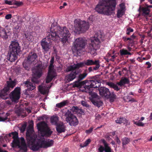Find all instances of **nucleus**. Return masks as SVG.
Segmentation results:
<instances>
[{
    "mask_svg": "<svg viewBox=\"0 0 152 152\" xmlns=\"http://www.w3.org/2000/svg\"><path fill=\"white\" fill-rule=\"evenodd\" d=\"M53 23L50 28V37L53 38V39L56 41L59 40L63 45H66L70 35L68 28L66 26L61 27Z\"/></svg>",
    "mask_w": 152,
    "mask_h": 152,
    "instance_id": "f257e3e1",
    "label": "nucleus"
},
{
    "mask_svg": "<svg viewBox=\"0 0 152 152\" xmlns=\"http://www.w3.org/2000/svg\"><path fill=\"white\" fill-rule=\"evenodd\" d=\"M89 83L90 85H86V96L94 105L98 107H100L102 105V102L100 99L97 94L92 92V88L99 87L100 83L96 80H86V83Z\"/></svg>",
    "mask_w": 152,
    "mask_h": 152,
    "instance_id": "f03ea898",
    "label": "nucleus"
},
{
    "mask_svg": "<svg viewBox=\"0 0 152 152\" xmlns=\"http://www.w3.org/2000/svg\"><path fill=\"white\" fill-rule=\"evenodd\" d=\"M116 5L115 0H104L96 5L95 10L98 13L110 15L115 10Z\"/></svg>",
    "mask_w": 152,
    "mask_h": 152,
    "instance_id": "7ed1b4c3",
    "label": "nucleus"
},
{
    "mask_svg": "<svg viewBox=\"0 0 152 152\" xmlns=\"http://www.w3.org/2000/svg\"><path fill=\"white\" fill-rule=\"evenodd\" d=\"M102 35L100 32L96 34L94 37L88 41L86 40L87 48L86 51L94 56L97 55L96 50L100 47V39L102 38Z\"/></svg>",
    "mask_w": 152,
    "mask_h": 152,
    "instance_id": "20e7f679",
    "label": "nucleus"
},
{
    "mask_svg": "<svg viewBox=\"0 0 152 152\" xmlns=\"http://www.w3.org/2000/svg\"><path fill=\"white\" fill-rule=\"evenodd\" d=\"M20 51V47L16 41H12L9 46L7 59L12 62L17 59V56Z\"/></svg>",
    "mask_w": 152,
    "mask_h": 152,
    "instance_id": "39448f33",
    "label": "nucleus"
},
{
    "mask_svg": "<svg viewBox=\"0 0 152 152\" xmlns=\"http://www.w3.org/2000/svg\"><path fill=\"white\" fill-rule=\"evenodd\" d=\"M85 41L82 38L76 39L73 42L72 49L74 53H76L77 56H80L82 53V49L86 45Z\"/></svg>",
    "mask_w": 152,
    "mask_h": 152,
    "instance_id": "423d86ee",
    "label": "nucleus"
},
{
    "mask_svg": "<svg viewBox=\"0 0 152 152\" xmlns=\"http://www.w3.org/2000/svg\"><path fill=\"white\" fill-rule=\"evenodd\" d=\"M43 67L41 64H38L35 66L32 70V77L31 81L37 84L39 83V80L43 75Z\"/></svg>",
    "mask_w": 152,
    "mask_h": 152,
    "instance_id": "0eeeda50",
    "label": "nucleus"
},
{
    "mask_svg": "<svg viewBox=\"0 0 152 152\" xmlns=\"http://www.w3.org/2000/svg\"><path fill=\"white\" fill-rule=\"evenodd\" d=\"M84 66V64L82 62L68 66L66 70V71H71V72L69 75L66 76V79L68 81H72L76 77V75L78 74L75 70L76 69L82 67Z\"/></svg>",
    "mask_w": 152,
    "mask_h": 152,
    "instance_id": "6e6552de",
    "label": "nucleus"
},
{
    "mask_svg": "<svg viewBox=\"0 0 152 152\" xmlns=\"http://www.w3.org/2000/svg\"><path fill=\"white\" fill-rule=\"evenodd\" d=\"M37 128L42 137H49L52 133V131L48 127L47 124L45 121H42L38 123Z\"/></svg>",
    "mask_w": 152,
    "mask_h": 152,
    "instance_id": "1a4fd4ad",
    "label": "nucleus"
},
{
    "mask_svg": "<svg viewBox=\"0 0 152 152\" xmlns=\"http://www.w3.org/2000/svg\"><path fill=\"white\" fill-rule=\"evenodd\" d=\"M51 34L49 33V34L45 38L43 39L41 42L40 44L42 48L43 52L44 54L47 53L50 49L49 43L53 41L56 42V40H54L53 38L50 37Z\"/></svg>",
    "mask_w": 152,
    "mask_h": 152,
    "instance_id": "9d476101",
    "label": "nucleus"
},
{
    "mask_svg": "<svg viewBox=\"0 0 152 152\" xmlns=\"http://www.w3.org/2000/svg\"><path fill=\"white\" fill-rule=\"evenodd\" d=\"M66 121L71 126H75L77 125L79 121L76 116L71 111L68 110L65 113Z\"/></svg>",
    "mask_w": 152,
    "mask_h": 152,
    "instance_id": "9b49d317",
    "label": "nucleus"
},
{
    "mask_svg": "<svg viewBox=\"0 0 152 152\" xmlns=\"http://www.w3.org/2000/svg\"><path fill=\"white\" fill-rule=\"evenodd\" d=\"M7 85L1 91L0 93V97L3 99H6L7 97L5 96L9 93L10 88H13L15 85V82L13 81H7Z\"/></svg>",
    "mask_w": 152,
    "mask_h": 152,
    "instance_id": "f8f14e48",
    "label": "nucleus"
},
{
    "mask_svg": "<svg viewBox=\"0 0 152 152\" xmlns=\"http://www.w3.org/2000/svg\"><path fill=\"white\" fill-rule=\"evenodd\" d=\"M20 140L21 143L20 144L18 138L13 139L12 142V147H16L18 146L21 150L23 151L24 152H26L27 151V147L25 140L23 137H21Z\"/></svg>",
    "mask_w": 152,
    "mask_h": 152,
    "instance_id": "ddd939ff",
    "label": "nucleus"
},
{
    "mask_svg": "<svg viewBox=\"0 0 152 152\" xmlns=\"http://www.w3.org/2000/svg\"><path fill=\"white\" fill-rule=\"evenodd\" d=\"M74 26L76 32L80 33L84 31L86 26V21L80 19H76L74 21Z\"/></svg>",
    "mask_w": 152,
    "mask_h": 152,
    "instance_id": "4468645a",
    "label": "nucleus"
},
{
    "mask_svg": "<svg viewBox=\"0 0 152 152\" xmlns=\"http://www.w3.org/2000/svg\"><path fill=\"white\" fill-rule=\"evenodd\" d=\"M29 129L27 131L26 133V139L28 144L30 145L36 142V138L32 134L33 132V125L31 124L29 125Z\"/></svg>",
    "mask_w": 152,
    "mask_h": 152,
    "instance_id": "2eb2a0df",
    "label": "nucleus"
},
{
    "mask_svg": "<svg viewBox=\"0 0 152 152\" xmlns=\"http://www.w3.org/2000/svg\"><path fill=\"white\" fill-rule=\"evenodd\" d=\"M20 87H16L10 94L12 101L15 102L19 99L20 94Z\"/></svg>",
    "mask_w": 152,
    "mask_h": 152,
    "instance_id": "dca6fc26",
    "label": "nucleus"
},
{
    "mask_svg": "<svg viewBox=\"0 0 152 152\" xmlns=\"http://www.w3.org/2000/svg\"><path fill=\"white\" fill-rule=\"evenodd\" d=\"M100 95L106 98L109 97L110 94L109 90L105 87H100L98 88Z\"/></svg>",
    "mask_w": 152,
    "mask_h": 152,
    "instance_id": "f3484780",
    "label": "nucleus"
},
{
    "mask_svg": "<svg viewBox=\"0 0 152 152\" xmlns=\"http://www.w3.org/2000/svg\"><path fill=\"white\" fill-rule=\"evenodd\" d=\"M37 57V56L36 53L31 52L29 53L27 58L26 62L29 64H31Z\"/></svg>",
    "mask_w": 152,
    "mask_h": 152,
    "instance_id": "a211bd4d",
    "label": "nucleus"
},
{
    "mask_svg": "<svg viewBox=\"0 0 152 152\" xmlns=\"http://www.w3.org/2000/svg\"><path fill=\"white\" fill-rule=\"evenodd\" d=\"M54 141L53 140L48 139L47 140H43L41 141V145L43 148H46L52 146Z\"/></svg>",
    "mask_w": 152,
    "mask_h": 152,
    "instance_id": "6ab92c4d",
    "label": "nucleus"
},
{
    "mask_svg": "<svg viewBox=\"0 0 152 152\" xmlns=\"http://www.w3.org/2000/svg\"><path fill=\"white\" fill-rule=\"evenodd\" d=\"M71 110L75 114H76L80 116L82 115H84V113L83 110L77 106H73L71 108Z\"/></svg>",
    "mask_w": 152,
    "mask_h": 152,
    "instance_id": "aec40b11",
    "label": "nucleus"
},
{
    "mask_svg": "<svg viewBox=\"0 0 152 152\" xmlns=\"http://www.w3.org/2000/svg\"><path fill=\"white\" fill-rule=\"evenodd\" d=\"M31 149L34 151H37L40 148H42L41 145V142H35L33 144L31 145Z\"/></svg>",
    "mask_w": 152,
    "mask_h": 152,
    "instance_id": "412c9836",
    "label": "nucleus"
},
{
    "mask_svg": "<svg viewBox=\"0 0 152 152\" xmlns=\"http://www.w3.org/2000/svg\"><path fill=\"white\" fill-rule=\"evenodd\" d=\"M56 126V130L59 134L64 132L65 131V127L63 123H60Z\"/></svg>",
    "mask_w": 152,
    "mask_h": 152,
    "instance_id": "4be33fe9",
    "label": "nucleus"
},
{
    "mask_svg": "<svg viewBox=\"0 0 152 152\" xmlns=\"http://www.w3.org/2000/svg\"><path fill=\"white\" fill-rule=\"evenodd\" d=\"M24 83L26 86L29 91H32L35 88V83L33 84L29 81L27 80Z\"/></svg>",
    "mask_w": 152,
    "mask_h": 152,
    "instance_id": "5701e85b",
    "label": "nucleus"
},
{
    "mask_svg": "<svg viewBox=\"0 0 152 152\" xmlns=\"http://www.w3.org/2000/svg\"><path fill=\"white\" fill-rule=\"evenodd\" d=\"M101 141L104 144V151L105 152H112V150L109 144L106 142L104 139L101 140Z\"/></svg>",
    "mask_w": 152,
    "mask_h": 152,
    "instance_id": "b1692460",
    "label": "nucleus"
},
{
    "mask_svg": "<svg viewBox=\"0 0 152 152\" xmlns=\"http://www.w3.org/2000/svg\"><path fill=\"white\" fill-rule=\"evenodd\" d=\"M0 36L5 39H7L8 38V35L5 29L2 27L0 28Z\"/></svg>",
    "mask_w": 152,
    "mask_h": 152,
    "instance_id": "393cba45",
    "label": "nucleus"
},
{
    "mask_svg": "<svg viewBox=\"0 0 152 152\" xmlns=\"http://www.w3.org/2000/svg\"><path fill=\"white\" fill-rule=\"evenodd\" d=\"M50 123L52 125H57L59 124L58 123L59 118L57 116H52L50 118Z\"/></svg>",
    "mask_w": 152,
    "mask_h": 152,
    "instance_id": "a878e982",
    "label": "nucleus"
},
{
    "mask_svg": "<svg viewBox=\"0 0 152 152\" xmlns=\"http://www.w3.org/2000/svg\"><path fill=\"white\" fill-rule=\"evenodd\" d=\"M129 83V79L126 77L121 79L119 82H118L117 84L120 86H122L125 84H128Z\"/></svg>",
    "mask_w": 152,
    "mask_h": 152,
    "instance_id": "bb28decb",
    "label": "nucleus"
},
{
    "mask_svg": "<svg viewBox=\"0 0 152 152\" xmlns=\"http://www.w3.org/2000/svg\"><path fill=\"white\" fill-rule=\"evenodd\" d=\"M106 84L109 86L111 88H113L117 91H119L120 89V88L118 86L117 84H115L113 82H107L106 83Z\"/></svg>",
    "mask_w": 152,
    "mask_h": 152,
    "instance_id": "cd10ccee",
    "label": "nucleus"
},
{
    "mask_svg": "<svg viewBox=\"0 0 152 152\" xmlns=\"http://www.w3.org/2000/svg\"><path fill=\"white\" fill-rule=\"evenodd\" d=\"M140 10H142L143 12V15L144 16L145 15H148L150 12V10L148 7H142L140 6L139 9V11H140Z\"/></svg>",
    "mask_w": 152,
    "mask_h": 152,
    "instance_id": "c85d7f7f",
    "label": "nucleus"
},
{
    "mask_svg": "<svg viewBox=\"0 0 152 152\" xmlns=\"http://www.w3.org/2000/svg\"><path fill=\"white\" fill-rule=\"evenodd\" d=\"M75 83L74 85V87H82L83 86L84 88L86 89V86H84V84H86V80H85L82 82H78L77 81L75 82Z\"/></svg>",
    "mask_w": 152,
    "mask_h": 152,
    "instance_id": "c756f323",
    "label": "nucleus"
},
{
    "mask_svg": "<svg viewBox=\"0 0 152 152\" xmlns=\"http://www.w3.org/2000/svg\"><path fill=\"white\" fill-rule=\"evenodd\" d=\"M115 122L117 123L121 124L123 123L124 124H126L128 123V120L125 118L123 117H120L118 118L117 119L115 120Z\"/></svg>",
    "mask_w": 152,
    "mask_h": 152,
    "instance_id": "7c9ffc66",
    "label": "nucleus"
},
{
    "mask_svg": "<svg viewBox=\"0 0 152 152\" xmlns=\"http://www.w3.org/2000/svg\"><path fill=\"white\" fill-rule=\"evenodd\" d=\"M54 77V76L53 73H48L46 78V83H50Z\"/></svg>",
    "mask_w": 152,
    "mask_h": 152,
    "instance_id": "2f4dec72",
    "label": "nucleus"
},
{
    "mask_svg": "<svg viewBox=\"0 0 152 152\" xmlns=\"http://www.w3.org/2000/svg\"><path fill=\"white\" fill-rule=\"evenodd\" d=\"M109 97H107V98H109L110 101L111 102H113L115 99H116L117 96L114 94V92H112L111 93L110 92Z\"/></svg>",
    "mask_w": 152,
    "mask_h": 152,
    "instance_id": "473e14b6",
    "label": "nucleus"
},
{
    "mask_svg": "<svg viewBox=\"0 0 152 152\" xmlns=\"http://www.w3.org/2000/svg\"><path fill=\"white\" fill-rule=\"evenodd\" d=\"M124 100L127 102H136V101L134 98L132 97L129 96H126L124 97Z\"/></svg>",
    "mask_w": 152,
    "mask_h": 152,
    "instance_id": "72a5a7b5",
    "label": "nucleus"
},
{
    "mask_svg": "<svg viewBox=\"0 0 152 152\" xmlns=\"http://www.w3.org/2000/svg\"><path fill=\"white\" fill-rule=\"evenodd\" d=\"M124 14V11L122 10L119 9L117 12V18H119L122 17Z\"/></svg>",
    "mask_w": 152,
    "mask_h": 152,
    "instance_id": "f704fd0d",
    "label": "nucleus"
},
{
    "mask_svg": "<svg viewBox=\"0 0 152 152\" xmlns=\"http://www.w3.org/2000/svg\"><path fill=\"white\" fill-rule=\"evenodd\" d=\"M94 65H95V66L93 67V69L95 70H98L100 66L99 61V60H95Z\"/></svg>",
    "mask_w": 152,
    "mask_h": 152,
    "instance_id": "c9c22d12",
    "label": "nucleus"
},
{
    "mask_svg": "<svg viewBox=\"0 0 152 152\" xmlns=\"http://www.w3.org/2000/svg\"><path fill=\"white\" fill-rule=\"evenodd\" d=\"M123 145L128 144L130 142V139L127 137H125L122 139Z\"/></svg>",
    "mask_w": 152,
    "mask_h": 152,
    "instance_id": "e433bc0d",
    "label": "nucleus"
},
{
    "mask_svg": "<svg viewBox=\"0 0 152 152\" xmlns=\"http://www.w3.org/2000/svg\"><path fill=\"white\" fill-rule=\"evenodd\" d=\"M93 21L91 18L90 17L88 19L87 21L86 22V30L89 29L90 25L92 23Z\"/></svg>",
    "mask_w": 152,
    "mask_h": 152,
    "instance_id": "4c0bfd02",
    "label": "nucleus"
},
{
    "mask_svg": "<svg viewBox=\"0 0 152 152\" xmlns=\"http://www.w3.org/2000/svg\"><path fill=\"white\" fill-rule=\"evenodd\" d=\"M66 102L64 101L61 102L59 103H58L56 104V106L58 108H61V107L66 105Z\"/></svg>",
    "mask_w": 152,
    "mask_h": 152,
    "instance_id": "58836bf2",
    "label": "nucleus"
},
{
    "mask_svg": "<svg viewBox=\"0 0 152 152\" xmlns=\"http://www.w3.org/2000/svg\"><path fill=\"white\" fill-rule=\"evenodd\" d=\"M29 64H28V63L26 62V60H25L23 63V66L24 68L26 70H28L29 69Z\"/></svg>",
    "mask_w": 152,
    "mask_h": 152,
    "instance_id": "ea45409f",
    "label": "nucleus"
},
{
    "mask_svg": "<svg viewBox=\"0 0 152 152\" xmlns=\"http://www.w3.org/2000/svg\"><path fill=\"white\" fill-rule=\"evenodd\" d=\"M95 63V61H94L92 60H87L86 61V65L88 66L94 65Z\"/></svg>",
    "mask_w": 152,
    "mask_h": 152,
    "instance_id": "a19ab883",
    "label": "nucleus"
},
{
    "mask_svg": "<svg viewBox=\"0 0 152 152\" xmlns=\"http://www.w3.org/2000/svg\"><path fill=\"white\" fill-rule=\"evenodd\" d=\"M85 72L83 74H80L79 76L78 82H80L81 80H83L86 77V71L85 70Z\"/></svg>",
    "mask_w": 152,
    "mask_h": 152,
    "instance_id": "79ce46f5",
    "label": "nucleus"
},
{
    "mask_svg": "<svg viewBox=\"0 0 152 152\" xmlns=\"http://www.w3.org/2000/svg\"><path fill=\"white\" fill-rule=\"evenodd\" d=\"M54 66L53 64H50L48 67V73H52L53 72Z\"/></svg>",
    "mask_w": 152,
    "mask_h": 152,
    "instance_id": "37998d69",
    "label": "nucleus"
},
{
    "mask_svg": "<svg viewBox=\"0 0 152 152\" xmlns=\"http://www.w3.org/2000/svg\"><path fill=\"white\" fill-rule=\"evenodd\" d=\"M12 134L13 136L12 138L13 139L18 138V133L16 131L12 132Z\"/></svg>",
    "mask_w": 152,
    "mask_h": 152,
    "instance_id": "c03bdc74",
    "label": "nucleus"
},
{
    "mask_svg": "<svg viewBox=\"0 0 152 152\" xmlns=\"http://www.w3.org/2000/svg\"><path fill=\"white\" fill-rule=\"evenodd\" d=\"M150 83H152V76L148 78L144 81L143 83L145 85H147Z\"/></svg>",
    "mask_w": 152,
    "mask_h": 152,
    "instance_id": "a18cd8bd",
    "label": "nucleus"
},
{
    "mask_svg": "<svg viewBox=\"0 0 152 152\" xmlns=\"http://www.w3.org/2000/svg\"><path fill=\"white\" fill-rule=\"evenodd\" d=\"M128 51L124 49H122L120 50V53L121 56L127 55Z\"/></svg>",
    "mask_w": 152,
    "mask_h": 152,
    "instance_id": "49530a36",
    "label": "nucleus"
},
{
    "mask_svg": "<svg viewBox=\"0 0 152 152\" xmlns=\"http://www.w3.org/2000/svg\"><path fill=\"white\" fill-rule=\"evenodd\" d=\"M26 123L23 124L21 126V127L20 129L21 132H23L25 131L26 127Z\"/></svg>",
    "mask_w": 152,
    "mask_h": 152,
    "instance_id": "de8ad7c7",
    "label": "nucleus"
},
{
    "mask_svg": "<svg viewBox=\"0 0 152 152\" xmlns=\"http://www.w3.org/2000/svg\"><path fill=\"white\" fill-rule=\"evenodd\" d=\"M39 90L42 94H46V91L43 90L42 87L41 86H39Z\"/></svg>",
    "mask_w": 152,
    "mask_h": 152,
    "instance_id": "09e8293b",
    "label": "nucleus"
},
{
    "mask_svg": "<svg viewBox=\"0 0 152 152\" xmlns=\"http://www.w3.org/2000/svg\"><path fill=\"white\" fill-rule=\"evenodd\" d=\"M20 26L17 25L14 28V31H15L16 34L18 33L20 31Z\"/></svg>",
    "mask_w": 152,
    "mask_h": 152,
    "instance_id": "8fccbe9b",
    "label": "nucleus"
},
{
    "mask_svg": "<svg viewBox=\"0 0 152 152\" xmlns=\"http://www.w3.org/2000/svg\"><path fill=\"white\" fill-rule=\"evenodd\" d=\"M134 30L133 29L130 27L127 28L126 31V34L127 35H129L130 32H132Z\"/></svg>",
    "mask_w": 152,
    "mask_h": 152,
    "instance_id": "3c124183",
    "label": "nucleus"
},
{
    "mask_svg": "<svg viewBox=\"0 0 152 152\" xmlns=\"http://www.w3.org/2000/svg\"><path fill=\"white\" fill-rule=\"evenodd\" d=\"M134 124L138 126H143L144 125V123L140 121L138 122H134Z\"/></svg>",
    "mask_w": 152,
    "mask_h": 152,
    "instance_id": "603ef678",
    "label": "nucleus"
},
{
    "mask_svg": "<svg viewBox=\"0 0 152 152\" xmlns=\"http://www.w3.org/2000/svg\"><path fill=\"white\" fill-rule=\"evenodd\" d=\"M22 112L21 110L20 109H17L15 111V113L18 116L21 115Z\"/></svg>",
    "mask_w": 152,
    "mask_h": 152,
    "instance_id": "864d4df0",
    "label": "nucleus"
},
{
    "mask_svg": "<svg viewBox=\"0 0 152 152\" xmlns=\"http://www.w3.org/2000/svg\"><path fill=\"white\" fill-rule=\"evenodd\" d=\"M13 4L18 6H20L23 5V3L20 1H15L13 2Z\"/></svg>",
    "mask_w": 152,
    "mask_h": 152,
    "instance_id": "5fc2aeb1",
    "label": "nucleus"
},
{
    "mask_svg": "<svg viewBox=\"0 0 152 152\" xmlns=\"http://www.w3.org/2000/svg\"><path fill=\"white\" fill-rule=\"evenodd\" d=\"M104 147H103L102 145H100L98 148V151L99 152H103L104 151Z\"/></svg>",
    "mask_w": 152,
    "mask_h": 152,
    "instance_id": "6e6d98bb",
    "label": "nucleus"
},
{
    "mask_svg": "<svg viewBox=\"0 0 152 152\" xmlns=\"http://www.w3.org/2000/svg\"><path fill=\"white\" fill-rule=\"evenodd\" d=\"M4 2L5 3L9 4V5H14L13 4V3H12V2L10 1H8L7 0H4Z\"/></svg>",
    "mask_w": 152,
    "mask_h": 152,
    "instance_id": "4d7b16f0",
    "label": "nucleus"
},
{
    "mask_svg": "<svg viewBox=\"0 0 152 152\" xmlns=\"http://www.w3.org/2000/svg\"><path fill=\"white\" fill-rule=\"evenodd\" d=\"M120 8L119 9L122 10H124L125 8V4L124 3H121L120 4Z\"/></svg>",
    "mask_w": 152,
    "mask_h": 152,
    "instance_id": "13d9d810",
    "label": "nucleus"
},
{
    "mask_svg": "<svg viewBox=\"0 0 152 152\" xmlns=\"http://www.w3.org/2000/svg\"><path fill=\"white\" fill-rule=\"evenodd\" d=\"M122 39H123L124 41L125 42H126L128 40H132V38H126V37H123Z\"/></svg>",
    "mask_w": 152,
    "mask_h": 152,
    "instance_id": "bf43d9fd",
    "label": "nucleus"
},
{
    "mask_svg": "<svg viewBox=\"0 0 152 152\" xmlns=\"http://www.w3.org/2000/svg\"><path fill=\"white\" fill-rule=\"evenodd\" d=\"M93 129V127H91L89 129L86 130V133L88 134H89L91 132Z\"/></svg>",
    "mask_w": 152,
    "mask_h": 152,
    "instance_id": "052dcab7",
    "label": "nucleus"
},
{
    "mask_svg": "<svg viewBox=\"0 0 152 152\" xmlns=\"http://www.w3.org/2000/svg\"><path fill=\"white\" fill-rule=\"evenodd\" d=\"M54 62V56H52L50 61V64H53Z\"/></svg>",
    "mask_w": 152,
    "mask_h": 152,
    "instance_id": "680f3d73",
    "label": "nucleus"
},
{
    "mask_svg": "<svg viewBox=\"0 0 152 152\" xmlns=\"http://www.w3.org/2000/svg\"><path fill=\"white\" fill-rule=\"evenodd\" d=\"M116 139H115L117 143V144H118L119 145H120L121 142L119 139L118 137L117 136L116 137Z\"/></svg>",
    "mask_w": 152,
    "mask_h": 152,
    "instance_id": "e2e57ef3",
    "label": "nucleus"
},
{
    "mask_svg": "<svg viewBox=\"0 0 152 152\" xmlns=\"http://www.w3.org/2000/svg\"><path fill=\"white\" fill-rule=\"evenodd\" d=\"M12 15L11 14H8L6 15L5 18L6 19H9L12 18Z\"/></svg>",
    "mask_w": 152,
    "mask_h": 152,
    "instance_id": "0e129e2a",
    "label": "nucleus"
},
{
    "mask_svg": "<svg viewBox=\"0 0 152 152\" xmlns=\"http://www.w3.org/2000/svg\"><path fill=\"white\" fill-rule=\"evenodd\" d=\"M96 119L99 120L101 118V116L100 115L98 114H96Z\"/></svg>",
    "mask_w": 152,
    "mask_h": 152,
    "instance_id": "69168bd1",
    "label": "nucleus"
},
{
    "mask_svg": "<svg viewBox=\"0 0 152 152\" xmlns=\"http://www.w3.org/2000/svg\"><path fill=\"white\" fill-rule=\"evenodd\" d=\"M8 119L7 117H5L4 118H3L0 117V121H4Z\"/></svg>",
    "mask_w": 152,
    "mask_h": 152,
    "instance_id": "338daca9",
    "label": "nucleus"
},
{
    "mask_svg": "<svg viewBox=\"0 0 152 152\" xmlns=\"http://www.w3.org/2000/svg\"><path fill=\"white\" fill-rule=\"evenodd\" d=\"M80 146L81 148H83L86 146V141L83 142V143H80Z\"/></svg>",
    "mask_w": 152,
    "mask_h": 152,
    "instance_id": "774afa93",
    "label": "nucleus"
}]
</instances>
